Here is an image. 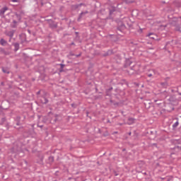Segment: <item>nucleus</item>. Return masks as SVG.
<instances>
[{
    "mask_svg": "<svg viewBox=\"0 0 181 181\" xmlns=\"http://www.w3.org/2000/svg\"><path fill=\"white\" fill-rule=\"evenodd\" d=\"M11 153H16L21 151V144L19 142L16 141L14 143L13 146L10 149Z\"/></svg>",
    "mask_w": 181,
    "mask_h": 181,
    "instance_id": "f257e3e1",
    "label": "nucleus"
},
{
    "mask_svg": "<svg viewBox=\"0 0 181 181\" xmlns=\"http://www.w3.org/2000/svg\"><path fill=\"white\" fill-rule=\"evenodd\" d=\"M47 22L48 23L49 27L51 29H57V23L54 22L53 20L52 19H47L46 20Z\"/></svg>",
    "mask_w": 181,
    "mask_h": 181,
    "instance_id": "f03ea898",
    "label": "nucleus"
},
{
    "mask_svg": "<svg viewBox=\"0 0 181 181\" xmlns=\"http://www.w3.org/2000/svg\"><path fill=\"white\" fill-rule=\"evenodd\" d=\"M19 39L21 40V45H23V43H28V41L26 40V34L25 33L20 34Z\"/></svg>",
    "mask_w": 181,
    "mask_h": 181,
    "instance_id": "7ed1b4c3",
    "label": "nucleus"
},
{
    "mask_svg": "<svg viewBox=\"0 0 181 181\" xmlns=\"http://www.w3.org/2000/svg\"><path fill=\"white\" fill-rule=\"evenodd\" d=\"M156 74H158V71L155 69H150L148 70V72L146 73V76H148V77H155Z\"/></svg>",
    "mask_w": 181,
    "mask_h": 181,
    "instance_id": "20e7f679",
    "label": "nucleus"
},
{
    "mask_svg": "<svg viewBox=\"0 0 181 181\" xmlns=\"http://www.w3.org/2000/svg\"><path fill=\"white\" fill-rule=\"evenodd\" d=\"M15 32H16V30H11L10 31L6 30L4 32V34L6 35V36H8V37H11V39H12V37H13V35H15Z\"/></svg>",
    "mask_w": 181,
    "mask_h": 181,
    "instance_id": "39448f33",
    "label": "nucleus"
},
{
    "mask_svg": "<svg viewBox=\"0 0 181 181\" xmlns=\"http://www.w3.org/2000/svg\"><path fill=\"white\" fill-rule=\"evenodd\" d=\"M59 121V115H54L50 119L51 124H55Z\"/></svg>",
    "mask_w": 181,
    "mask_h": 181,
    "instance_id": "423d86ee",
    "label": "nucleus"
},
{
    "mask_svg": "<svg viewBox=\"0 0 181 181\" xmlns=\"http://www.w3.org/2000/svg\"><path fill=\"white\" fill-rule=\"evenodd\" d=\"M125 29V24H124V23L120 22L118 23V26H117V30L119 32H122V30H124Z\"/></svg>",
    "mask_w": 181,
    "mask_h": 181,
    "instance_id": "0eeeda50",
    "label": "nucleus"
},
{
    "mask_svg": "<svg viewBox=\"0 0 181 181\" xmlns=\"http://www.w3.org/2000/svg\"><path fill=\"white\" fill-rule=\"evenodd\" d=\"M8 9H9L8 7L4 6L2 8L0 9V16L4 17L5 15V11H8Z\"/></svg>",
    "mask_w": 181,
    "mask_h": 181,
    "instance_id": "6e6552de",
    "label": "nucleus"
},
{
    "mask_svg": "<svg viewBox=\"0 0 181 181\" xmlns=\"http://www.w3.org/2000/svg\"><path fill=\"white\" fill-rule=\"evenodd\" d=\"M0 53L4 54V56H8L11 54L8 51H6L4 48H0Z\"/></svg>",
    "mask_w": 181,
    "mask_h": 181,
    "instance_id": "1a4fd4ad",
    "label": "nucleus"
},
{
    "mask_svg": "<svg viewBox=\"0 0 181 181\" xmlns=\"http://www.w3.org/2000/svg\"><path fill=\"white\" fill-rule=\"evenodd\" d=\"M12 45L14 46V52H18L19 49V43L18 42H13Z\"/></svg>",
    "mask_w": 181,
    "mask_h": 181,
    "instance_id": "9d476101",
    "label": "nucleus"
},
{
    "mask_svg": "<svg viewBox=\"0 0 181 181\" xmlns=\"http://www.w3.org/2000/svg\"><path fill=\"white\" fill-rule=\"evenodd\" d=\"M135 123V118L129 117L128 119L127 124L128 125H132V124Z\"/></svg>",
    "mask_w": 181,
    "mask_h": 181,
    "instance_id": "9b49d317",
    "label": "nucleus"
},
{
    "mask_svg": "<svg viewBox=\"0 0 181 181\" xmlns=\"http://www.w3.org/2000/svg\"><path fill=\"white\" fill-rule=\"evenodd\" d=\"M112 54V50H108L104 54H103V57H107V56H111Z\"/></svg>",
    "mask_w": 181,
    "mask_h": 181,
    "instance_id": "f8f14e48",
    "label": "nucleus"
},
{
    "mask_svg": "<svg viewBox=\"0 0 181 181\" xmlns=\"http://www.w3.org/2000/svg\"><path fill=\"white\" fill-rule=\"evenodd\" d=\"M0 45H1V46H6V45H8V42L5 40V39L1 38L0 40Z\"/></svg>",
    "mask_w": 181,
    "mask_h": 181,
    "instance_id": "ddd939ff",
    "label": "nucleus"
},
{
    "mask_svg": "<svg viewBox=\"0 0 181 181\" xmlns=\"http://www.w3.org/2000/svg\"><path fill=\"white\" fill-rule=\"evenodd\" d=\"M160 86L162 87H163V88H168V87L169 86V83L165 81V82H161L160 83Z\"/></svg>",
    "mask_w": 181,
    "mask_h": 181,
    "instance_id": "4468645a",
    "label": "nucleus"
},
{
    "mask_svg": "<svg viewBox=\"0 0 181 181\" xmlns=\"http://www.w3.org/2000/svg\"><path fill=\"white\" fill-rule=\"evenodd\" d=\"M59 65L60 66L59 73H63V71H64V67H66V65L64 64H59Z\"/></svg>",
    "mask_w": 181,
    "mask_h": 181,
    "instance_id": "2eb2a0df",
    "label": "nucleus"
},
{
    "mask_svg": "<svg viewBox=\"0 0 181 181\" xmlns=\"http://www.w3.org/2000/svg\"><path fill=\"white\" fill-rule=\"evenodd\" d=\"M72 11H76L77 9H78V8H80L79 4H74L71 6Z\"/></svg>",
    "mask_w": 181,
    "mask_h": 181,
    "instance_id": "dca6fc26",
    "label": "nucleus"
},
{
    "mask_svg": "<svg viewBox=\"0 0 181 181\" xmlns=\"http://www.w3.org/2000/svg\"><path fill=\"white\" fill-rule=\"evenodd\" d=\"M115 11H117V7L115 6H112L110 8V14L112 15V13H114V12H115Z\"/></svg>",
    "mask_w": 181,
    "mask_h": 181,
    "instance_id": "f3484780",
    "label": "nucleus"
},
{
    "mask_svg": "<svg viewBox=\"0 0 181 181\" xmlns=\"http://www.w3.org/2000/svg\"><path fill=\"white\" fill-rule=\"evenodd\" d=\"M2 71H3V73H4L5 74H9V73H11V72L9 71V69H8V68H4V67L2 68Z\"/></svg>",
    "mask_w": 181,
    "mask_h": 181,
    "instance_id": "a211bd4d",
    "label": "nucleus"
},
{
    "mask_svg": "<svg viewBox=\"0 0 181 181\" xmlns=\"http://www.w3.org/2000/svg\"><path fill=\"white\" fill-rule=\"evenodd\" d=\"M127 73L129 74H135V70H134V69L132 68H129V70L127 71Z\"/></svg>",
    "mask_w": 181,
    "mask_h": 181,
    "instance_id": "6ab92c4d",
    "label": "nucleus"
},
{
    "mask_svg": "<svg viewBox=\"0 0 181 181\" xmlns=\"http://www.w3.org/2000/svg\"><path fill=\"white\" fill-rule=\"evenodd\" d=\"M123 2H125V4H134L135 2L134 0H122Z\"/></svg>",
    "mask_w": 181,
    "mask_h": 181,
    "instance_id": "aec40b11",
    "label": "nucleus"
},
{
    "mask_svg": "<svg viewBox=\"0 0 181 181\" xmlns=\"http://www.w3.org/2000/svg\"><path fill=\"white\" fill-rule=\"evenodd\" d=\"M5 122H6V118H5V117L1 118L0 120L1 125H4V124H5Z\"/></svg>",
    "mask_w": 181,
    "mask_h": 181,
    "instance_id": "412c9836",
    "label": "nucleus"
},
{
    "mask_svg": "<svg viewBox=\"0 0 181 181\" xmlns=\"http://www.w3.org/2000/svg\"><path fill=\"white\" fill-rule=\"evenodd\" d=\"M44 100H41L42 104H47L49 103V100L46 98L45 97L43 98Z\"/></svg>",
    "mask_w": 181,
    "mask_h": 181,
    "instance_id": "4be33fe9",
    "label": "nucleus"
},
{
    "mask_svg": "<svg viewBox=\"0 0 181 181\" xmlns=\"http://www.w3.org/2000/svg\"><path fill=\"white\" fill-rule=\"evenodd\" d=\"M148 37H150V39H155V34H153V33H149L148 35Z\"/></svg>",
    "mask_w": 181,
    "mask_h": 181,
    "instance_id": "5701e85b",
    "label": "nucleus"
},
{
    "mask_svg": "<svg viewBox=\"0 0 181 181\" xmlns=\"http://www.w3.org/2000/svg\"><path fill=\"white\" fill-rule=\"evenodd\" d=\"M175 100L176 98L174 96H170L169 98V101H170V103H173Z\"/></svg>",
    "mask_w": 181,
    "mask_h": 181,
    "instance_id": "b1692460",
    "label": "nucleus"
},
{
    "mask_svg": "<svg viewBox=\"0 0 181 181\" xmlns=\"http://www.w3.org/2000/svg\"><path fill=\"white\" fill-rule=\"evenodd\" d=\"M54 161V157L53 156H49V162H50L51 163H53Z\"/></svg>",
    "mask_w": 181,
    "mask_h": 181,
    "instance_id": "393cba45",
    "label": "nucleus"
},
{
    "mask_svg": "<svg viewBox=\"0 0 181 181\" xmlns=\"http://www.w3.org/2000/svg\"><path fill=\"white\" fill-rule=\"evenodd\" d=\"M178 125H179V122H176L173 124V128H177Z\"/></svg>",
    "mask_w": 181,
    "mask_h": 181,
    "instance_id": "a878e982",
    "label": "nucleus"
},
{
    "mask_svg": "<svg viewBox=\"0 0 181 181\" xmlns=\"http://www.w3.org/2000/svg\"><path fill=\"white\" fill-rule=\"evenodd\" d=\"M81 18H83V13H81L77 19L78 22H80V21H81Z\"/></svg>",
    "mask_w": 181,
    "mask_h": 181,
    "instance_id": "bb28decb",
    "label": "nucleus"
},
{
    "mask_svg": "<svg viewBox=\"0 0 181 181\" xmlns=\"http://www.w3.org/2000/svg\"><path fill=\"white\" fill-rule=\"evenodd\" d=\"M177 93L179 95H181V86L177 87Z\"/></svg>",
    "mask_w": 181,
    "mask_h": 181,
    "instance_id": "cd10ccee",
    "label": "nucleus"
},
{
    "mask_svg": "<svg viewBox=\"0 0 181 181\" xmlns=\"http://www.w3.org/2000/svg\"><path fill=\"white\" fill-rule=\"evenodd\" d=\"M160 100H154V102L157 104V105H160Z\"/></svg>",
    "mask_w": 181,
    "mask_h": 181,
    "instance_id": "c85d7f7f",
    "label": "nucleus"
},
{
    "mask_svg": "<svg viewBox=\"0 0 181 181\" xmlns=\"http://www.w3.org/2000/svg\"><path fill=\"white\" fill-rule=\"evenodd\" d=\"M127 64H128L129 66H131V64H132V62H131V60H127Z\"/></svg>",
    "mask_w": 181,
    "mask_h": 181,
    "instance_id": "c756f323",
    "label": "nucleus"
},
{
    "mask_svg": "<svg viewBox=\"0 0 181 181\" xmlns=\"http://www.w3.org/2000/svg\"><path fill=\"white\" fill-rule=\"evenodd\" d=\"M81 13H82V15H87V13H88V11H82Z\"/></svg>",
    "mask_w": 181,
    "mask_h": 181,
    "instance_id": "7c9ffc66",
    "label": "nucleus"
},
{
    "mask_svg": "<svg viewBox=\"0 0 181 181\" xmlns=\"http://www.w3.org/2000/svg\"><path fill=\"white\" fill-rule=\"evenodd\" d=\"M78 5H79V8H81V6H86V4L83 3H81Z\"/></svg>",
    "mask_w": 181,
    "mask_h": 181,
    "instance_id": "2f4dec72",
    "label": "nucleus"
},
{
    "mask_svg": "<svg viewBox=\"0 0 181 181\" xmlns=\"http://www.w3.org/2000/svg\"><path fill=\"white\" fill-rule=\"evenodd\" d=\"M169 80H170V78H169V77L165 78V83H168V81H169Z\"/></svg>",
    "mask_w": 181,
    "mask_h": 181,
    "instance_id": "473e14b6",
    "label": "nucleus"
},
{
    "mask_svg": "<svg viewBox=\"0 0 181 181\" xmlns=\"http://www.w3.org/2000/svg\"><path fill=\"white\" fill-rule=\"evenodd\" d=\"M114 175L115 176H118V173H117V171H113Z\"/></svg>",
    "mask_w": 181,
    "mask_h": 181,
    "instance_id": "72a5a7b5",
    "label": "nucleus"
},
{
    "mask_svg": "<svg viewBox=\"0 0 181 181\" xmlns=\"http://www.w3.org/2000/svg\"><path fill=\"white\" fill-rule=\"evenodd\" d=\"M75 34L76 35V37L80 39V37L78 36V32H75Z\"/></svg>",
    "mask_w": 181,
    "mask_h": 181,
    "instance_id": "f704fd0d",
    "label": "nucleus"
},
{
    "mask_svg": "<svg viewBox=\"0 0 181 181\" xmlns=\"http://www.w3.org/2000/svg\"><path fill=\"white\" fill-rule=\"evenodd\" d=\"M13 23L14 25H16V24L18 23V21H16V20H13Z\"/></svg>",
    "mask_w": 181,
    "mask_h": 181,
    "instance_id": "c9c22d12",
    "label": "nucleus"
},
{
    "mask_svg": "<svg viewBox=\"0 0 181 181\" xmlns=\"http://www.w3.org/2000/svg\"><path fill=\"white\" fill-rule=\"evenodd\" d=\"M11 28H16V24H11Z\"/></svg>",
    "mask_w": 181,
    "mask_h": 181,
    "instance_id": "e433bc0d",
    "label": "nucleus"
},
{
    "mask_svg": "<svg viewBox=\"0 0 181 181\" xmlns=\"http://www.w3.org/2000/svg\"><path fill=\"white\" fill-rule=\"evenodd\" d=\"M75 56H76V57H80V56H81V53H80L79 54H76Z\"/></svg>",
    "mask_w": 181,
    "mask_h": 181,
    "instance_id": "4c0bfd02",
    "label": "nucleus"
},
{
    "mask_svg": "<svg viewBox=\"0 0 181 181\" xmlns=\"http://www.w3.org/2000/svg\"><path fill=\"white\" fill-rule=\"evenodd\" d=\"M11 2H18V0H11Z\"/></svg>",
    "mask_w": 181,
    "mask_h": 181,
    "instance_id": "58836bf2",
    "label": "nucleus"
},
{
    "mask_svg": "<svg viewBox=\"0 0 181 181\" xmlns=\"http://www.w3.org/2000/svg\"><path fill=\"white\" fill-rule=\"evenodd\" d=\"M39 94H40V90H39L38 92H37V95H39Z\"/></svg>",
    "mask_w": 181,
    "mask_h": 181,
    "instance_id": "ea45409f",
    "label": "nucleus"
},
{
    "mask_svg": "<svg viewBox=\"0 0 181 181\" xmlns=\"http://www.w3.org/2000/svg\"><path fill=\"white\" fill-rule=\"evenodd\" d=\"M12 41V38H9V40H8V42H11Z\"/></svg>",
    "mask_w": 181,
    "mask_h": 181,
    "instance_id": "a19ab883",
    "label": "nucleus"
},
{
    "mask_svg": "<svg viewBox=\"0 0 181 181\" xmlns=\"http://www.w3.org/2000/svg\"><path fill=\"white\" fill-rule=\"evenodd\" d=\"M114 105H118V103H114Z\"/></svg>",
    "mask_w": 181,
    "mask_h": 181,
    "instance_id": "79ce46f5",
    "label": "nucleus"
},
{
    "mask_svg": "<svg viewBox=\"0 0 181 181\" xmlns=\"http://www.w3.org/2000/svg\"><path fill=\"white\" fill-rule=\"evenodd\" d=\"M132 134V133L131 132L128 133V134H129V136H131Z\"/></svg>",
    "mask_w": 181,
    "mask_h": 181,
    "instance_id": "37998d69",
    "label": "nucleus"
},
{
    "mask_svg": "<svg viewBox=\"0 0 181 181\" xmlns=\"http://www.w3.org/2000/svg\"><path fill=\"white\" fill-rule=\"evenodd\" d=\"M74 45V42H71V45Z\"/></svg>",
    "mask_w": 181,
    "mask_h": 181,
    "instance_id": "c03bdc74",
    "label": "nucleus"
},
{
    "mask_svg": "<svg viewBox=\"0 0 181 181\" xmlns=\"http://www.w3.org/2000/svg\"><path fill=\"white\" fill-rule=\"evenodd\" d=\"M111 90H112V88H110L109 89V91H111Z\"/></svg>",
    "mask_w": 181,
    "mask_h": 181,
    "instance_id": "a18cd8bd",
    "label": "nucleus"
},
{
    "mask_svg": "<svg viewBox=\"0 0 181 181\" xmlns=\"http://www.w3.org/2000/svg\"><path fill=\"white\" fill-rule=\"evenodd\" d=\"M40 127V128H43V126L42 125H41V126H39Z\"/></svg>",
    "mask_w": 181,
    "mask_h": 181,
    "instance_id": "49530a36",
    "label": "nucleus"
},
{
    "mask_svg": "<svg viewBox=\"0 0 181 181\" xmlns=\"http://www.w3.org/2000/svg\"><path fill=\"white\" fill-rule=\"evenodd\" d=\"M163 2V4H165L166 3V1H162Z\"/></svg>",
    "mask_w": 181,
    "mask_h": 181,
    "instance_id": "de8ad7c7",
    "label": "nucleus"
},
{
    "mask_svg": "<svg viewBox=\"0 0 181 181\" xmlns=\"http://www.w3.org/2000/svg\"><path fill=\"white\" fill-rule=\"evenodd\" d=\"M71 106H72V107H74V104H72Z\"/></svg>",
    "mask_w": 181,
    "mask_h": 181,
    "instance_id": "09e8293b",
    "label": "nucleus"
},
{
    "mask_svg": "<svg viewBox=\"0 0 181 181\" xmlns=\"http://www.w3.org/2000/svg\"><path fill=\"white\" fill-rule=\"evenodd\" d=\"M71 56H74V54H71Z\"/></svg>",
    "mask_w": 181,
    "mask_h": 181,
    "instance_id": "8fccbe9b",
    "label": "nucleus"
},
{
    "mask_svg": "<svg viewBox=\"0 0 181 181\" xmlns=\"http://www.w3.org/2000/svg\"><path fill=\"white\" fill-rule=\"evenodd\" d=\"M107 122H110V120H108Z\"/></svg>",
    "mask_w": 181,
    "mask_h": 181,
    "instance_id": "3c124183",
    "label": "nucleus"
}]
</instances>
